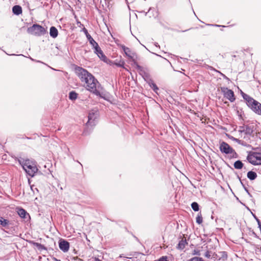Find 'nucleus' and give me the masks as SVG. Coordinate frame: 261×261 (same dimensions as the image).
Listing matches in <instances>:
<instances>
[{
    "instance_id": "nucleus-20",
    "label": "nucleus",
    "mask_w": 261,
    "mask_h": 261,
    "mask_svg": "<svg viewBox=\"0 0 261 261\" xmlns=\"http://www.w3.org/2000/svg\"><path fill=\"white\" fill-rule=\"evenodd\" d=\"M247 176L250 180H253L257 177V174L254 171H249L247 174Z\"/></svg>"
},
{
    "instance_id": "nucleus-61",
    "label": "nucleus",
    "mask_w": 261,
    "mask_h": 261,
    "mask_svg": "<svg viewBox=\"0 0 261 261\" xmlns=\"http://www.w3.org/2000/svg\"><path fill=\"white\" fill-rule=\"evenodd\" d=\"M193 11H194V10H193ZM193 13H194V14L196 15V14H195V11H193Z\"/></svg>"
},
{
    "instance_id": "nucleus-1",
    "label": "nucleus",
    "mask_w": 261,
    "mask_h": 261,
    "mask_svg": "<svg viewBox=\"0 0 261 261\" xmlns=\"http://www.w3.org/2000/svg\"><path fill=\"white\" fill-rule=\"evenodd\" d=\"M75 72L82 83L85 84L86 89L95 95L105 99L104 94L100 92L98 88L100 84L97 79L88 70L81 67L76 66Z\"/></svg>"
},
{
    "instance_id": "nucleus-7",
    "label": "nucleus",
    "mask_w": 261,
    "mask_h": 261,
    "mask_svg": "<svg viewBox=\"0 0 261 261\" xmlns=\"http://www.w3.org/2000/svg\"><path fill=\"white\" fill-rule=\"evenodd\" d=\"M98 117V113L97 111H91L88 115V120L86 123L87 127L93 126L96 124V119Z\"/></svg>"
},
{
    "instance_id": "nucleus-30",
    "label": "nucleus",
    "mask_w": 261,
    "mask_h": 261,
    "mask_svg": "<svg viewBox=\"0 0 261 261\" xmlns=\"http://www.w3.org/2000/svg\"><path fill=\"white\" fill-rule=\"evenodd\" d=\"M239 144L243 146L248 147L250 146V145L248 144L247 142L244 141L243 140H240L238 143Z\"/></svg>"
},
{
    "instance_id": "nucleus-39",
    "label": "nucleus",
    "mask_w": 261,
    "mask_h": 261,
    "mask_svg": "<svg viewBox=\"0 0 261 261\" xmlns=\"http://www.w3.org/2000/svg\"><path fill=\"white\" fill-rule=\"evenodd\" d=\"M91 45L93 47V48L94 49V50L96 49H97V48L99 47L98 43L96 41L95 42H94L93 44H91Z\"/></svg>"
},
{
    "instance_id": "nucleus-29",
    "label": "nucleus",
    "mask_w": 261,
    "mask_h": 261,
    "mask_svg": "<svg viewBox=\"0 0 261 261\" xmlns=\"http://www.w3.org/2000/svg\"><path fill=\"white\" fill-rule=\"evenodd\" d=\"M254 250L256 254H261V246L259 245H255L254 246Z\"/></svg>"
},
{
    "instance_id": "nucleus-47",
    "label": "nucleus",
    "mask_w": 261,
    "mask_h": 261,
    "mask_svg": "<svg viewBox=\"0 0 261 261\" xmlns=\"http://www.w3.org/2000/svg\"><path fill=\"white\" fill-rule=\"evenodd\" d=\"M154 45L156 47H159V48L160 47V46L159 44H158V43H157V42H154Z\"/></svg>"
},
{
    "instance_id": "nucleus-41",
    "label": "nucleus",
    "mask_w": 261,
    "mask_h": 261,
    "mask_svg": "<svg viewBox=\"0 0 261 261\" xmlns=\"http://www.w3.org/2000/svg\"><path fill=\"white\" fill-rule=\"evenodd\" d=\"M136 67L137 68L140 70V72H142L144 70L143 67L138 64H136Z\"/></svg>"
},
{
    "instance_id": "nucleus-49",
    "label": "nucleus",
    "mask_w": 261,
    "mask_h": 261,
    "mask_svg": "<svg viewBox=\"0 0 261 261\" xmlns=\"http://www.w3.org/2000/svg\"><path fill=\"white\" fill-rule=\"evenodd\" d=\"M253 234L255 237L258 238V236L254 232H253Z\"/></svg>"
},
{
    "instance_id": "nucleus-8",
    "label": "nucleus",
    "mask_w": 261,
    "mask_h": 261,
    "mask_svg": "<svg viewBox=\"0 0 261 261\" xmlns=\"http://www.w3.org/2000/svg\"><path fill=\"white\" fill-rule=\"evenodd\" d=\"M239 132L240 133H244L246 135L251 136L254 132V127L249 125H243L239 127Z\"/></svg>"
},
{
    "instance_id": "nucleus-46",
    "label": "nucleus",
    "mask_w": 261,
    "mask_h": 261,
    "mask_svg": "<svg viewBox=\"0 0 261 261\" xmlns=\"http://www.w3.org/2000/svg\"><path fill=\"white\" fill-rule=\"evenodd\" d=\"M29 58L32 61H36L37 62H41L40 61H36V60L33 59L32 58H31V57H29Z\"/></svg>"
},
{
    "instance_id": "nucleus-13",
    "label": "nucleus",
    "mask_w": 261,
    "mask_h": 261,
    "mask_svg": "<svg viewBox=\"0 0 261 261\" xmlns=\"http://www.w3.org/2000/svg\"><path fill=\"white\" fill-rule=\"evenodd\" d=\"M147 83L156 94H159L158 91L159 90V89L152 79H148L147 81Z\"/></svg>"
},
{
    "instance_id": "nucleus-3",
    "label": "nucleus",
    "mask_w": 261,
    "mask_h": 261,
    "mask_svg": "<svg viewBox=\"0 0 261 261\" xmlns=\"http://www.w3.org/2000/svg\"><path fill=\"white\" fill-rule=\"evenodd\" d=\"M27 32L36 36H41L47 33L46 29L38 24H34L27 29Z\"/></svg>"
},
{
    "instance_id": "nucleus-6",
    "label": "nucleus",
    "mask_w": 261,
    "mask_h": 261,
    "mask_svg": "<svg viewBox=\"0 0 261 261\" xmlns=\"http://www.w3.org/2000/svg\"><path fill=\"white\" fill-rule=\"evenodd\" d=\"M221 91L223 94L224 97L228 99L230 102H233L235 99V96L232 90L228 89L227 87H221Z\"/></svg>"
},
{
    "instance_id": "nucleus-21",
    "label": "nucleus",
    "mask_w": 261,
    "mask_h": 261,
    "mask_svg": "<svg viewBox=\"0 0 261 261\" xmlns=\"http://www.w3.org/2000/svg\"><path fill=\"white\" fill-rule=\"evenodd\" d=\"M77 95L78 94L75 91H70L69 93V99L71 100H75L77 99Z\"/></svg>"
},
{
    "instance_id": "nucleus-52",
    "label": "nucleus",
    "mask_w": 261,
    "mask_h": 261,
    "mask_svg": "<svg viewBox=\"0 0 261 261\" xmlns=\"http://www.w3.org/2000/svg\"><path fill=\"white\" fill-rule=\"evenodd\" d=\"M248 195L249 196V197H252V195L250 193V192L248 191V193H247Z\"/></svg>"
},
{
    "instance_id": "nucleus-4",
    "label": "nucleus",
    "mask_w": 261,
    "mask_h": 261,
    "mask_svg": "<svg viewBox=\"0 0 261 261\" xmlns=\"http://www.w3.org/2000/svg\"><path fill=\"white\" fill-rule=\"evenodd\" d=\"M249 163L253 165H261V153L249 152L247 156Z\"/></svg>"
},
{
    "instance_id": "nucleus-33",
    "label": "nucleus",
    "mask_w": 261,
    "mask_h": 261,
    "mask_svg": "<svg viewBox=\"0 0 261 261\" xmlns=\"http://www.w3.org/2000/svg\"><path fill=\"white\" fill-rule=\"evenodd\" d=\"M237 113L238 116L239 117V118L240 119L243 120V116L244 115V112L242 110L241 112H240L239 110H237Z\"/></svg>"
},
{
    "instance_id": "nucleus-25",
    "label": "nucleus",
    "mask_w": 261,
    "mask_h": 261,
    "mask_svg": "<svg viewBox=\"0 0 261 261\" xmlns=\"http://www.w3.org/2000/svg\"><path fill=\"white\" fill-rule=\"evenodd\" d=\"M203 221L202 217L201 212L198 214L196 218V222L197 224H200L202 223Z\"/></svg>"
},
{
    "instance_id": "nucleus-36",
    "label": "nucleus",
    "mask_w": 261,
    "mask_h": 261,
    "mask_svg": "<svg viewBox=\"0 0 261 261\" xmlns=\"http://www.w3.org/2000/svg\"><path fill=\"white\" fill-rule=\"evenodd\" d=\"M155 261H169L167 260V257L166 256H163L160 257L159 259Z\"/></svg>"
},
{
    "instance_id": "nucleus-62",
    "label": "nucleus",
    "mask_w": 261,
    "mask_h": 261,
    "mask_svg": "<svg viewBox=\"0 0 261 261\" xmlns=\"http://www.w3.org/2000/svg\"><path fill=\"white\" fill-rule=\"evenodd\" d=\"M188 1H189V2L191 3L190 1V0H188Z\"/></svg>"
},
{
    "instance_id": "nucleus-9",
    "label": "nucleus",
    "mask_w": 261,
    "mask_h": 261,
    "mask_svg": "<svg viewBox=\"0 0 261 261\" xmlns=\"http://www.w3.org/2000/svg\"><path fill=\"white\" fill-rule=\"evenodd\" d=\"M232 147L226 142H222L219 146L220 151L226 154H229L230 151H232Z\"/></svg>"
},
{
    "instance_id": "nucleus-32",
    "label": "nucleus",
    "mask_w": 261,
    "mask_h": 261,
    "mask_svg": "<svg viewBox=\"0 0 261 261\" xmlns=\"http://www.w3.org/2000/svg\"><path fill=\"white\" fill-rule=\"evenodd\" d=\"M188 261H204L202 258L199 257H194L189 259Z\"/></svg>"
},
{
    "instance_id": "nucleus-56",
    "label": "nucleus",
    "mask_w": 261,
    "mask_h": 261,
    "mask_svg": "<svg viewBox=\"0 0 261 261\" xmlns=\"http://www.w3.org/2000/svg\"><path fill=\"white\" fill-rule=\"evenodd\" d=\"M79 23L80 24V25H82V26H83V24H82V23H81V22H77V23Z\"/></svg>"
},
{
    "instance_id": "nucleus-37",
    "label": "nucleus",
    "mask_w": 261,
    "mask_h": 261,
    "mask_svg": "<svg viewBox=\"0 0 261 261\" xmlns=\"http://www.w3.org/2000/svg\"><path fill=\"white\" fill-rule=\"evenodd\" d=\"M228 137L232 141H234V142H237L238 143H239V141L240 139L236 138H234V137H233V136H229Z\"/></svg>"
},
{
    "instance_id": "nucleus-26",
    "label": "nucleus",
    "mask_w": 261,
    "mask_h": 261,
    "mask_svg": "<svg viewBox=\"0 0 261 261\" xmlns=\"http://www.w3.org/2000/svg\"><path fill=\"white\" fill-rule=\"evenodd\" d=\"M140 74L143 76V79L147 82L148 79H151L149 77V75L143 70L142 72H140Z\"/></svg>"
},
{
    "instance_id": "nucleus-54",
    "label": "nucleus",
    "mask_w": 261,
    "mask_h": 261,
    "mask_svg": "<svg viewBox=\"0 0 261 261\" xmlns=\"http://www.w3.org/2000/svg\"><path fill=\"white\" fill-rule=\"evenodd\" d=\"M244 139H248V140H249V139H250V138H248L247 137H244Z\"/></svg>"
},
{
    "instance_id": "nucleus-45",
    "label": "nucleus",
    "mask_w": 261,
    "mask_h": 261,
    "mask_svg": "<svg viewBox=\"0 0 261 261\" xmlns=\"http://www.w3.org/2000/svg\"><path fill=\"white\" fill-rule=\"evenodd\" d=\"M257 224H258V227L260 229V231H261V222L259 221L258 223H257Z\"/></svg>"
},
{
    "instance_id": "nucleus-14",
    "label": "nucleus",
    "mask_w": 261,
    "mask_h": 261,
    "mask_svg": "<svg viewBox=\"0 0 261 261\" xmlns=\"http://www.w3.org/2000/svg\"><path fill=\"white\" fill-rule=\"evenodd\" d=\"M82 31L85 34L88 40L89 41V42L91 45L93 44L94 42H95V41L93 39V38L91 37V36L89 34L88 30L85 27H84L83 28Z\"/></svg>"
},
{
    "instance_id": "nucleus-55",
    "label": "nucleus",
    "mask_w": 261,
    "mask_h": 261,
    "mask_svg": "<svg viewBox=\"0 0 261 261\" xmlns=\"http://www.w3.org/2000/svg\"><path fill=\"white\" fill-rule=\"evenodd\" d=\"M77 162L81 165L82 167H83L82 164L80 162H79V161H77Z\"/></svg>"
},
{
    "instance_id": "nucleus-53",
    "label": "nucleus",
    "mask_w": 261,
    "mask_h": 261,
    "mask_svg": "<svg viewBox=\"0 0 261 261\" xmlns=\"http://www.w3.org/2000/svg\"><path fill=\"white\" fill-rule=\"evenodd\" d=\"M54 261H61V260L58 259L56 258H54Z\"/></svg>"
},
{
    "instance_id": "nucleus-19",
    "label": "nucleus",
    "mask_w": 261,
    "mask_h": 261,
    "mask_svg": "<svg viewBox=\"0 0 261 261\" xmlns=\"http://www.w3.org/2000/svg\"><path fill=\"white\" fill-rule=\"evenodd\" d=\"M49 35L53 38H56L58 35V31L55 27H51L49 30Z\"/></svg>"
},
{
    "instance_id": "nucleus-11",
    "label": "nucleus",
    "mask_w": 261,
    "mask_h": 261,
    "mask_svg": "<svg viewBox=\"0 0 261 261\" xmlns=\"http://www.w3.org/2000/svg\"><path fill=\"white\" fill-rule=\"evenodd\" d=\"M17 214L19 217L24 220L26 221H28L31 219V217L29 214L23 208L18 207L17 208Z\"/></svg>"
},
{
    "instance_id": "nucleus-34",
    "label": "nucleus",
    "mask_w": 261,
    "mask_h": 261,
    "mask_svg": "<svg viewBox=\"0 0 261 261\" xmlns=\"http://www.w3.org/2000/svg\"><path fill=\"white\" fill-rule=\"evenodd\" d=\"M239 179H240V182H241L242 186H243L244 189L245 190V191L246 192V193H248L249 190L247 189V188L246 187V186L244 184L243 181L240 178H239Z\"/></svg>"
},
{
    "instance_id": "nucleus-40",
    "label": "nucleus",
    "mask_w": 261,
    "mask_h": 261,
    "mask_svg": "<svg viewBox=\"0 0 261 261\" xmlns=\"http://www.w3.org/2000/svg\"><path fill=\"white\" fill-rule=\"evenodd\" d=\"M204 255L206 258H210L211 257L210 251L207 250V251L205 252Z\"/></svg>"
},
{
    "instance_id": "nucleus-27",
    "label": "nucleus",
    "mask_w": 261,
    "mask_h": 261,
    "mask_svg": "<svg viewBox=\"0 0 261 261\" xmlns=\"http://www.w3.org/2000/svg\"><path fill=\"white\" fill-rule=\"evenodd\" d=\"M140 74L143 76V79L147 82L148 79H151L149 77V75L143 70L142 72H140Z\"/></svg>"
},
{
    "instance_id": "nucleus-42",
    "label": "nucleus",
    "mask_w": 261,
    "mask_h": 261,
    "mask_svg": "<svg viewBox=\"0 0 261 261\" xmlns=\"http://www.w3.org/2000/svg\"><path fill=\"white\" fill-rule=\"evenodd\" d=\"M252 216H253L254 218L256 220L257 223H258L259 221H260L259 220V219L256 216V215L255 214H253L252 213Z\"/></svg>"
},
{
    "instance_id": "nucleus-12",
    "label": "nucleus",
    "mask_w": 261,
    "mask_h": 261,
    "mask_svg": "<svg viewBox=\"0 0 261 261\" xmlns=\"http://www.w3.org/2000/svg\"><path fill=\"white\" fill-rule=\"evenodd\" d=\"M120 47L122 49L126 56L129 59H132L134 60V57L135 55V54L131 51V50L127 47H126L124 45L121 44L120 45Z\"/></svg>"
},
{
    "instance_id": "nucleus-16",
    "label": "nucleus",
    "mask_w": 261,
    "mask_h": 261,
    "mask_svg": "<svg viewBox=\"0 0 261 261\" xmlns=\"http://www.w3.org/2000/svg\"><path fill=\"white\" fill-rule=\"evenodd\" d=\"M22 8L19 5H15L12 8V12L16 15H19L22 13Z\"/></svg>"
},
{
    "instance_id": "nucleus-51",
    "label": "nucleus",
    "mask_w": 261,
    "mask_h": 261,
    "mask_svg": "<svg viewBox=\"0 0 261 261\" xmlns=\"http://www.w3.org/2000/svg\"><path fill=\"white\" fill-rule=\"evenodd\" d=\"M189 30H184V31H177V32H185L187 31H188Z\"/></svg>"
},
{
    "instance_id": "nucleus-24",
    "label": "nucleus",
    "mask_w": 261,
    "mask_h": 261,
    "mask_svg": "<svg viewBox=\"0 0 261 261\" xmlns=\"http://www.w3.org/2000/svg\"><path fill=\"white\" fill-rule=\"evenodd\" d=\"M191 207L195 212H198L199 210V206L196 202H193L191 204Z\"/></svg>"
},
{
    "instance_id": "nucleus-50",
    "label": "nucleus",
    "mask_w": 261,
    "mask_h": 261,
    "mask_svg": "<svg viewBox=\"0 0 261 261\" xmlns=\"http://www.w3.org/2000/svg\"><path fill=\"white\" fill-rule=\"evenodd\" d=\"M194 62L197 63H200V60H198V59H196Z\"/></svg>"
},
{
    "instance_id": "nucleus-17",
    "label": "nucleus",
    "mask_w": 261,
    "mask_h": 261,
    "mask_svg": "<svg viewBox=\"0 0 261 261\" xmlns=\"http://www.w3.org/2000/svg\"><path fill=\"white\" fill-rule=\"evenodd\" d=\"M94 53L98 56V57L102 60H105L106 59V56L103 54V51L101 49L100 47H97L94 50Z\"/></svg>"
},
{
    "instance_id": "nucleus-35",
    "label": "nucleus",
    "mask_w": 261,
    "mask_h": 261,
    "mask_svg": "<svg viewBox=\"0 0 261 261\" xmlns=\"http://www.w3.org/2000/svg\"><path fill=\"white\" fill-rule=\"evenodd\" d=\"M211 69H213L215 71L219 73L224 78V79H227V80H229V79L224 74H223L222 73H221V72H220L218 70H217L216 69H214L213 67H211Z\"/></svg>"
},
{
    "instance_id": "nucleus-59",
    "label": "nucleus",
    "mask_w": 261,
    "mask_h": 261,
    "mask_svg": "<svg viewBox=\"0 0 261 261\" xmlns=\"http://www.w3.org/2000/svg\"><path fill=\"white\" fill-rule=\"evenodd\" d=\"M18 56H24L22 54H20V55H18Z\"/></svg>"
},
{
    "instance_id": "nucleus-15",
    "label": "nucleus",
    "mask_w": 261,
    "mask_h": 261,
    "mask_svg": "<svg viewBox=\"0 0 261 261\" xmlns=\"http://www.w3.org/2000/svg\"><path fill=\"white\" fill-rule=\"evenodd\" d=\"M188 245V242L187 241V240L182 239L177 244V246L176 247L177 249L178 250H183L186 246Z\"/></svg>"
},
{
    "instance_id": "nucleus-31",
    "label": "nucleus",
    "mask_w": 261,
    "mask_h": 261,
    "mask_svg": "<svg viewBox=\"0 0 261 261\" xmlns=\"http://www.w3.org/2000/svg\"><path fill=\"white\" fill-rule=\"evenodd\" d=\"M220 253L221 254V258H222L223 260H226L227 258V253L225 251H221L220 252Z\"/></svg>"
},
{
    "instance_id": "nucleus-44",
    "label": "nucleus",
    "mask_w": 261,
    "mask_h": 261,
    "mask_svg": "<svg viewBox=\"0 0 261 261\" xmlns=\"http://www.w3.org/2000/svg\"><path fill=\"white\" fill-rule=\"evenodd\" d=\"M116 65H117V66H118L119 67H122L123 68H124V66H123L124 65V63H123L122 64H120V63L117 64Z\"/></svg>"
},
{
    "instance_id": "nucleus-28",
    "label": "nucleus",
    "mask_w": 261,
    "mask_h": 261,
    "mask_svg": "<svg viewBox=\"0 0 261 261\" xmlns=\"http://www.w3.org/2000/svg\"><path fill=\"white\" fill-rule=\"evenodd\" d=\"M231 152L229 153V155H230V159H232V158H238V153L236 152V151L233 149L232 148V151H230Z\"/></svg>"
},
{
    "instance_id": "nucleus-58",
    "label": "nucleus",
    "mask_w": 261,
    "mask_h": 261,
    "mask_svg": "<svg viewBox=\"0 0 261 261\" xmlns=\"http://www.w3.org/2000/svg\"><path fill=\"white\" fill-rule=\"evenodd\" d=\"M28 182L29 184H30V179H28Z\"/></svg>"
},
{
    "instance_id": "nucleus-5",
    "label": "nucleus",
    "mask_w": 261,
    "mask_h": 261,
    "mask_svg": "<svg viewBox=\"0 0 261 261\" xmlns=\"http://www.w3.org/2000/svg\"><path fill=\"white\" fill-rule=\"evenodd\" d=\"M20 164L22 165L23 169L31 177H33L35 174L37 172L38 169L36 166L29 165L27 162L29 160L23 161L19 160Z\"/></svg>"
},
{
    "instance_id": "nucleus-23",
    "label": "nucleus",
    "mask_w": 261,
    "mask_h": 261,
    "mask_svg": "<svg viewBox=\"0 0 261 261\" xmlns=\"http://www.w3.org/2000/svg\"><path fill=\"white\" fill-rule=\"evenodd\" d=\"M33 245L35 246L39 250H47V248L43 245L39 243L33 242Z\"/></svg>"
},
{
    "instance_id": "nucleus-57",
    "label": "nucleus",
    "mask_w": 261,
    "mask_h": 261,
    "mask_svg": "<svg viewBox=\"0 0 261 261\" xmlns=\"http://www.w3.org/2000/svg\"><path fill=\"white\" fill-rule=\"evenodd\" d=\"M84 134H85V135H86V134H86V130H84Z\"/></svg>"
},
{
    "instance_id": "nucleus-22",
    "label": "nucleus",
    "mask_w": 261,
    "mask_h": 261,
    "mask_svg": "<svg viewBox=\"0 0 261 261\" xmlns=\"http://www.w3.org/2000/svg\"><path fill=\"white\" fill-rule=\"evenodd\" d=\"M243 163L240 160H238L234 163L233 166L237 169H241L243 167Z\"/></svg>"
},
{
    "instance_id": "nucleus-48",
    "label": "nucleus",
    "mask_w": 261,
    "mask_h": 261,
    "mask_svg": "<svg viewBox=\"0 0 261 261\" xmlns=\"http://www.w3.org/2000/svg\"><path fill=\"white\" fill-rule=\"evenodd\" d=\"M241 94L242 96L243 97V95H244V94H246L244 92H243L242 90H241Z\"/></svg>"
},
{
    "instance_id": "nucleus-38",
    "label": "nucleus",
    "mask_w": 261,
    "mask_h": 261,
    "mask_svg": "<svg viewBox=\"0 0 261 261\" xmlns=\"http://www.w3.org/2000/svg\"><path fill=\"white\" fill-rule=\"evenodd\" d=\"M152 8H149V9H148L147 12H145L144 11H140L139 12L144 14L145 16H147V14L148 13H150V12L152 10Z\"/></svg>"
},
{
    "instance_id": "nucleus-10",
    "label": "nucleus",
    "mask_w": 261,
    "mask_h": 261,
    "mask_svg": "<svg viewBox=\"0 0 261 261\" xmlns=\"http://www.w3.org/2000/svg\"><path fill=\"white\" fill-rule=\"evenodd\" d=\"M59 248L64 252H67L69 249V243L64 239H60L59 241Z\"/></svg>"
},
{
    "instance_id": "nucleus-43",
    "label": "nucleus",
    "mask_w": 261,
    "mask_h": 261,
    "mask_svg": "<svg viewBox=\"0 0 261 261\" xmlns=\"http://www.w3.org/2000/svg\"><path fill=\"white\" fill-rule=\"evenodd\" d=\"M207 25H208L215 26V27H225V26H224V25H218V24H208Z\"/></svg>"
},
{
    "instance_id": "nucleus-18",
    "label": "nucleus",
    "mask_w": 261,
    "mask_h": 261,
    "mask_svg": "<svg viewBox=\"0 0 261 261\" xmlns=\"http://www.w3.org/2000/svg\"><path fill=\"white\" fill-rule=\"evenodd\" d=\"M10 224H11V223L9 220L5 219L3 217H0V225L2 227L7 228Z\"/></svg>"
},
{
    "instance_id": "nucleus-2",
    "label": "nucleus",
    "mask_w": 261,
    "mask_h": 261,
    "mask_svg": "<svg viewBox=\"0 0 261 261\" xmlns=\"http://www.w3.org/2000/svg\"><path fill=\"white\" fill-rule=\"evenodd\" d=\"M243 99L247 106L254 113L261 115V103L248 94H244Z\"/></svg>"
},
{
    "instance_id": "nucleus-60",
    "label": "nucleus",
    "mask_w": 261,
    "mask_h": 261,
    "mask_svg": "<svg viewBox=\"0 0 261 261\" xmlns=\"http://www.w3.org/2000/svg\"><path fill=\"white\" fill-rule=\"evenodd\" d=\"M78 259L79 260V261H83V260L81 259Z\"/></svg>"
}]
</instances>
